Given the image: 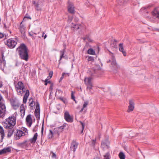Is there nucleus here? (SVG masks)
Returning a JSON list of instances; mask_svg holds the SVG:
<instances>
[{
  "instance_id": "cd10ccee",
  "label": "nucleus",
  "mask_w": 159,
  "mask_h": 159,
  "mask_svg": "<svg viewBox=\"0 0 159 159\" xmlns=\"http://www.w3.org/2000/svg\"><path fill=\"white\" fill-rule=\"evenodd\" d=\"M17 44L16 40H14L11 39V49L14 48Z\"/></svg>"
},
{
  "instance_id": "2eb2a0df",
  "label": "nucleus",
  "mask_w": 159,
  "mask_h": 159,
  "mask_svg": "<svg viewBox=\"0 0 159 159\" xmlns=\"http://www.w3.org/2000/svg\"><path fill=\"white\" fill-rule=\"evenodd\" d=\"M3 125L5 128L8 129H10V117L5 120Z\"/></svg>"
},
{
  "instance_id": "6e6d98bb",
  "label": "nucleus",
  "mask_w": 159,
  "mask_h": 159,
  "mask_svg": "<svg viewBox=\"0 0 159 159\" xmlns=\"http://www.w3.org/2000/svg\"><path fill=\"white\" fill-rule=\"evenodd\" d=\"M53 75V72L52 71H50L49 72V76L50 77V78H51Z\"/></svg>"
},
{
  "instance_id": "4be33fe9",
  "label": "nucleus",
  "mask_w": 159,
  "mask_h": 159,
  "mask_svg": "<svg viewBox=\"0 0 159 159\" xmlns=\"http://www.w3.org/2000/svg\"><path fill=\"white\" fill-rule=\"evenodd\" d=\"M22 22L20 24L19 30L21 34L24 35L25 33V29L24 25L22 24Z\"/></svg>"
},
{
  "instance_id": "c85d7f7f",
  "label": "nucleus",
  "mask_w": 159,
  "mask_h": 159,
  "mask_svg": "<svg viewBox=\"0 0 159 159\" xmlns=\"http://www.w3.org/2000/svg\"><path fill=\"white\" fill-rule=\"evenodd\" d=\"M93 86V85L87 86V90L88 91L90 94H92L93 93V92L92 91Z\"/></svg>"
},
{
  "instance_id": "412c9836",
  "label": "nucleus",
  "mask_w": 159,
  "mask_h": 159,
  "mask_svg": "<svg viewBox=\"0 0 159 159\" xmlns=\"http://www.w3.org/2000/svg\"><path fill=\"white\" fill-rule=\"evenodd\" d=\"M10 152V148L9 147L5 148L3 149L0 150V155L4 154L7 152Z\"/></svg>"
},
{
  "instance_id": "864d4df0",
  "label": "nucleus",
  "mask_w": 159,
  "mask_h": 159,
  "mask_svg": "<svg viewBox=\"0 0 159 159\" xmlns=\"http://www.w3.org/2000/svg\"><path fill=\"white\" fill-rule=\"evenodd\" d=\"M87 39L88 40V41L89 42H92L93 40L88 36H87Z\"/></svg>"
},
{
  "instance_id": "49530a36",
  "label": "nucleus",
  "mask_w": 159,
  "mask_h": 159,
  "mask_svg": "<svg viewBox=\"0 0 159 159\" xmlns=\"http://www.w3.org/2000/svg\"><path fill=\"white\" fill-rule=\"evenodd\" d=\"M38 109V110H40L39 105L38 102H37L36 108L35 110Z\"/></svg>"
},
{
  "instance_id": "338daca9",
  "label": "nucleus",
  "mask_w": 159,
  "mask_h": 159,
  "mask_svg": "<svg viewBox=\"0 0 159 159\" xmlns=\"http://www.w3.org/2000/svg\"><path fill=\"white\" fill-rule=\"evenodd\" d=\"M29 35H30V36H32V38H33V39H35V38H34V37L33 36V34H31L30 33V34H29Z\"/></svg>"
},
{
  "instance_id": "393cba45",
  "label": "nucleus",
  "mask_w": 159,
  "mask_h": 159,
  "mask_svg": "<svg viewBox=\"0 0 159 159\" xmlns=\"http://www.w3.org/2000/svg\"><path fill=\"white\" fill-rule=\"evenodd\" d=\"M152 15L153 16L159 19V12L156 9H155L152 11Z\"/></svg>"
},
{
  "instance_id": "de8ad7c7",
  "label": "nucleus",
  "mask_w": 159,
  "mask_h": 159,
  "mask_svg": "<svg viewBox=\"0 0 159 159\" xmlns=\"http://www.w3.org/2000/svg\"><path fill=\"white\" fill-rule=\"evenodd\" d=\"M38 127V125H35L34 128L33 129V131L34 132L36 131L37 130Z\"/></svg>"
},
{
  "instance_id": "f8f14e48",
  "label": "nucleus",
  "mask_w": 159,
  "mask_h": 159,
  "mask_svg": "<svg viewBox=\"0 0 159 159\" xmlns=\"http://www.w3.org/2000/svg\"><path fill=\"white\" fill-rule=\"evenodd\" d=\"M129 105L128 106V112L132 111L134 108V102L133 99H130L129 100Z\"/></svg>"
},
{
  "instance_id": "9d476101",
  "label": "nucleus",
  "mask_w": 159,
  "mask_h": 159,
  "mask_svg": "<svg viewBox=\"0 0 159 159\" xmlns=\"http://www.w3.org/2000/svg\"><path fill=\"white\" fill-rule=\"evenodd\" d=\"M11 103L12 108L15 110H16L19 107V104L18 102L16 100L12 99L11 101Z\"/></svg>"
},
{
  "instance_id": "1a4fd4ad",
  "label": "nucleus",
  "mask_w": 159,
  "mask_h": 159,
  "mask_svg": "<svg viewBox=\"0 0 159 159\" xmlns=\"http://www.w3.org/2000/svg\"><path fill=\"white\" fill-rule=\"evenodd\" d=\"M23 133L21 130H17L16 132L14 134V138L15 140H17L23 136Z\"/></svg>"
},
{
  "instance_id": "4d7b16f0",
  "label": "nucleus",
  "mask_w": 159,
  "mask_h": 159,
  "mask_svg": "<svg viewBox=\"0 0 159 159\" xmlns=\"http://www.w3.org/2000/svg\"><path fill=\"white\" fill-rule=\"evenodd\" d=\"M45 85H47L48 83H50V81H48V80L47 79H46L45 81Z\"/></svg>"
},
{
  "instance_id": "6e6552de",
  "label": "nucleus",
  "mask_w": 159,
  "mask_h": 159,
  "mask_svg": "<svg viewBox=\"0 0 159 159\" xmlns=\"http://www.w3.org/2000/svg\"><path fill=\"white\" fill-rule=\"evenodd\" d=\"M64 118L68 122L73 121V119L71 117L69 112L67 111L65 112L64 115Z\"/></svg>"
},
{
  "instance_id": "0e129e2a",
  "label": "nucleus",
  "mask_w": 159,
  "mask_h": 159,
  "mask_svg": "<svg viewBox=\"0 0 159 159\" xmlns=\"http://www.w3.org/2000/svg\"><path fill=\"white\" fill-rule=\"evenodd\" d=\"M43 123L42 127V129H41V133H42V134H43Z\"/></svg>"
},
{
  "instance_id": "13d9d810",
  "label": "nucleus",
  "mask_w": 159,
  "mask_h": 159,
  "mask_svg": "<svg viewBox=\"0 0 159 159\" xmlns=\"http://www.w3.org/2000/svg\"><path fill=\"white\" fill-rule=\"evenodd\" d=\"M79 20L78 18L77 17H75V18H74V21L75 22H78Z\"/></svg>"
},
{
  "instance_id": "8fccbe9b",
  "label": "nucleus",
  "mask_w": 159,
  "mask_h": 159,
  "mask_svg": "<svg viewBox=\"0 0 159 159\" xmlns=\"http://www.w3.org/2000/svg\"><path fill=\"white\" fill-rule=\"evenodd\" d=\"M22 110H25V108L24 107V105L23 104H22L20 107V111H22Z\"/></svg>"
},
{
  "instance_id": "680f3d73",
  "label": "nucleus",
  "mask_w": 159,
  "mask_h": 159,
  "mask_svg": "<svg viewBox=\"0 0 159 159\" xmlns=\"http://www.w3.org/2000/svg\"><path fill=\"white\" fill-rule=\"evenodd\" d=\"M3 36V34L2 33L0 32V39L2 38Z\"/></svg>"
},
{
  "instance_id": "bf43d9fd",
  "label": "nucleus",
  "mask_w": 159,
  "mask_h": 159,
  "mask_svg": "<svg viewBox=\"0 0 159 159\" xmlns=\"http://www.w3.org/2000/svg\"><path fill=\"white\" fill-rule=\"evenodd\" d=\"M51 153H52V157H56V155L55 154V153H54L53 152H51Z\"/></svg>"
},
{
  "instance_id": "603ef678",
  "label": "nucleus",
  "mask_w": 159,
  "mask_h": 159,
  "mask_svg": "<svg viewBox=\"0 0 159 159\" xmlns=\"http://www.w3.org/2000/svg\"><path fill=\"white\" fill-rule=\"evenodd\" d=\"M71 98L72 99H73L74 101H75V97L74 95L73 92V91H72V92H71Z\"/></svg>"
},
{
  "instance_id": "052dcab7",
  "label": "nucleus",
  "mask_w": 159,
  "mask_h": 159,
  "mask_svg": "<svg viewBox=\"0 0 159 159\" xmlns=\"http://www.w3.org/2000/svg\"><path fill=\"white\" fill-rule=\"evenodd\" d=\"M57 92H58L59 93H62V91L60 90H58L57 91L56 93V94H57Z\"/></svg>"
},
{
  "instance_id": "e433bc0d",
  "label": "nucleus",
  "mask_w": 159,
  "mask_h": 159,
  "mask_svg": "<svg viewBox=\"0 0 159 159\" xmlns=\"http://www.w3.org/2000/svg\"><path fill=\"white\" fill-rule=\"evenodd\" d=\"M26 142H27L26 141H24L22 143H20L19 144V145L22 147L24 148L26 146V145H27V144H26Z\"/></svg>"
},
{
  "instance_id": "4468645a",
  "label": "nucleus",
  "mask_w": 159,
  "mask_h": 159,
  "mask_svg": "<svg viewBox=\"0 0 159 159\" xmlns=\"http://www.w3.org/2000/svg\"><path fill=\"white\" fill-rule=\"evenodd\" d=\"M81 26V25L76 24L73 23H71L70 25L71 29L74 31L80 29Z\"/></svg>"
},
{
  "instance_id": "69168bd1",
  "label": "nucleus",
  "mask_w": 159,
  "mask_h": 159,
  "mask_svg": "<svg viewBox=\"0 0 159 159\" xmlns=\"http://www.w3.org/2000/svg\"><path fill=\"white\" fill-rule=\"evenodd\" d=\"M107 63H109V62H111V59H109V60H108L107 61Z\"/></svg>"
},
{
  "instance_id": "473e14b6",
  "label": "nucleus",
  "mask_w": 159,
  "mask_h": 159,
  "mask_svg": "<svg viewBox=\"0 0 159 159\" xmlns=\"http://www.w3.org/2000/svg\"><path fill=\"white\" fill-rule=\"evenodd\" d=\"M22 132L23 133V136H25L28 134V130L27 129L24 127H22L21 128Z\"/></svg>"
},
{
  "instance_id": "3c124183",
  "label": "nucleus",
  "mask_w": 159,
  "mask_h": 159,
  "mask_svg": "<svg viewBox=\"0 0 159 159\" xmlns=\"http://www.w3.org/2000/svg\"><path fill=\"white\" fill-rule=\"evenodd\" d=\"M26 18H27V19H31V17L29 16H25L24 17L23 19V21H25L26 20Z\"/></svg>"
},
{
  "instance_id": "c9c22d12",
  "label": "nucleus",
  "mask_w": 159,
  "mask_h": 159,
  "mask_svg": "<svg viewBox=\"0 0 159 159\" xmlns=\"http://www.w3.org/2000/svg\"><path fill=\"white\" fill-rule=\"evenodd\" d=\"M88 53L89 54L93 55L95 54V52L92 49L90 48L88 51Z\"/></svg>"
},
{
  "instance_id": "f704fd0d",
  "label": "nucleus",
  "mask_w": 159,
  "mask_h": 159,
  "mask_svg": "<svg viewBox=\"0 0 159 159\" xmlns=\"http://www.w3.org/2000/svg\"><path fill=\"white\" fill-rule=\"evenodd\" d=\"M119 157L120 159H125V154L122 152H120L119 154Z\"/></svg>"
},
{
  "instance_id": "ea45409f",
  "label": "nucleus",
  "mask_w": 159,
  "mask_h": 159,
  "mask_svg": "<svg viewBox=\"0 0 159 159\" xmlns=\"http://www.w3.org/2000/svg\"><path fill=\"white\" fill-rule=\"evenodd\" d=\"M5 105V102L2 98L0 94V105Z\"/></svg>"
},
{
  "instance_id": "09e8293b",
  "label": "nucleus",
  "mask_w": 159,
  "mask_h": 159,
  "mask_svg": "<svg viewBox=\"0 0 159 159\" xmlns=\"http://www.w3.org/2000/svg\"><path fill=\"white\" fill-rule=\"evenodd\" d=\"M80 122L81 123V125L82 126V130L81 131V133H82L83 132V130H84V123H83V122H82L81 121H80Z\"/></svg>"
},
{
  "instance_id": "72a5a7b5",
  "label": "nucleus",
  "mask_w": 159,
  "mask_h": 159,
  "mask_svg": "<svg viewBox=\"0 0 159 159\" xmlns=\"http://www.w3.org/2000/svg\"><path fill=\"white\" fill-rule=\"evenodd\" d=\"M66 49V47L64 48L62 50H61L60 52V54H61V56L60 57V59L59 60H61V59L64 57V53L66 51L65 49Z\"/></svg>"
},
{
  "instance_id": "7c9ffc66",
  "label": "nucleus",
  "mask_w": 159,
  "mask_h": 159,
  "mask_svg": "<svg viewBox=\"0 0 159 159\" xmlns=\"http://www.w3.org/2000/svg\"><path fill=\"white\" fill-rule=\"evenodd\" d=\"M129 0H118L119 4L121 5L126 3Z\"/></svg>"
},
{
  "instance_id": "c03bdc74",
  "label": "nucleus",
  "mask_w": 159,
  "mask_h": 159,
  "mask_svg": "<svg viewBox=\"0 0 159 159\" xmlns=\"http://www.w3.org/2000/svg\"><path fill=\"white\" fill-rule=\"evenodd\" d=\"M20 111L21 113V116L23 117L25 114V110Z\"/></svg>"
},
{
  "instance_id": "39448f33",
  "label": "nucleus",
  "mask_w": 159,
  "mask_h": 159,
  "mask_svg": "<svg viewBox=\"0 0 159 159\" xmlns=\"http://www.w3.org/2000/svg\"><path fill=\"white\" fill-rule=\"evenodd\" d=\"M110 142L108 139H105L102 141L101 147L103 150L108 149L109 148Z\"/></svg>"
},
{
  "instance_id": "aec40b11",
  "label": "nucleus",
  "mask_w": 159,
  "mask_h": 159,
  "mask_svg": "<svg viewBox=\"0 0 159 159\" xmlns=\"http://www.w3.org/2000/svg\"><path fill=\"white\" fill-rule=\"evenodd\" d=\"M123 45V44L122 43H120L119 44V50L122 52L124 56H125L126 55V53L124 50Z\"/></svg>"
},
{
  "instance_id": "58836bf2",
  "label": "nucleus",
  "mask_w": 159,
  "mask_h": 159,
  "mask_svg": "<svg viewBox=\"0 0 159 159\" xmlns=\"http://www.w3.org/2000/svg\"><path fill=\"white\" fill-rule=\"evenodd\" d=\"M110 154L109 152L107 153L105 155H104V159H110Z\"/></svg>"
},
{
  "instance_id": "ddd939ff",
  "label": "nucleus",
  "mask_w": 159,
  "mask_h": 159,
  "mask_svg": "<svg viewBox=\"0 0 159 159\" xmlns=\"http://www.w3.org/2000/svg\"><path fill=\"white\" fill-rule=\"evenodd\" d=\"M26 122L29 127L31 126L32 123L31 115L29 114L27 116L26 118Z\"/></svg>"
},
{
  "instance_id": "dca6fc26",
  "label": "nucleus",
  "mask_w": 159,
  "mask_h": 159,
  "mask_svg": "<svg viewBox=\"0 0 159 159\" xmlns=\"http://www.w3.org/2000/svg\"><path fill=\"white\" fill-rule=\"evenodd\" d=\"M5 111V105H0V117H2L4 115Z\"/></svg>"
},
{
  "instance_id": "79ce46f5",
  "label": "nucleus",
  "mask_w": 159,
  "mask_h": 159,
  "mask_svg": "<svg viewBox=\"0 0 159 159\" xmlns=\"http://www.w3.org/2000/svg\"><path fill=\"white\" fill-rule=\"evenodd\" d=\"M72 19H73L72 17L70 16H68V20H67L68 22L69 23H70L72 21Z\"/></svg>"
},
{
  "instance_id": "c756f323",
  "label": "nucleus",
  "mask_w": 159,
  "mask_h": 159,
  "mask_svg": "<svg viewBox=\"0 0 159 159\" xmlns=\"http://www.w3.org/2000/svg\"><path fill=\"white\" fill-rule=\"evenodd\" d=\"M89 102L88 101H86L84 102V103L83 105L82 108L81 109L80 112H82L84 109L85 108H86L88 105Z\"/></svg>"
},
{
  "instance_id": "a878e982",
  "label": "nucleus",
  "mask_w": 159,
  "mask_h": 159,
  "mask_svg": "<svg viewBox=\"0 0 159 159\" xmlns=\"http://www.w3.org/2000/svg\"><path fill=\"white\" fill-rule=\"evenodd\" d=\"M111 65L113 67H116V63L115 60V58L114 56H111Z\"/></svg>"
},
{
  "instance_id": "a211bd4d",
  "label": "nucleus",
  "mask_w": 159,
  "mask_h": 159,
  "mask_svg": "<svg viewBox=\"0 0 159 159\" xmlns=\"http://www.w3.org/2000/svg\"><path fill=\"white\" fill-rule=\"evenodd\" d=\"M74 7L71 3H69L68 7V11L71 14H73L75 13L74 9Z\"/></svg>"
},
{
  "instance_id": "f257e3e1",
  "label": "nucleus",
  "mask_w": 159,
  "mask_h": 159,
  "mask_svg": "<svg viewBox=\"0 0 159 159\" xmlns=\"http://www.w3.org/2000/svg\"><path fill=\"white\" fill-rule=\"evenodd\" d=\"M20 58L26 61H27L29 59V50L26 46L23 43L21 44L17 48Z\"/></svg>"
},
{
  "instance_id": "7ed1b4c3",
  "label": "nucleus",
  "mask_w": 159,
  "mask_h": 159,
  "mask_svg": "<svg viewBox=\"0 0 159 159\" xmlns=\"http://www.w3.org/2000/svg\"><path fill=\"white\" fill-rule=\"evenodd\" d=\"M16 88L19 95L22 94L25 92V89L23 84L22 82H19Z\"/></svg>"
},
{
  "instance_id": "20e7f679",
  "label": "nucleus",
  "mask_w": 159,
  "mask_h": 159,
  "mask_svg": "<svg viewBox=\"0 0 159 159\" xmlns=\"http://www.w3.org/2000/svg\"><path fill=\"white\" fill-rule=\"evenodd\" d=\"M32 4L34 5L35 9L38 11H41L42 7L43 6V0L33 1Z\"/></svg>"
},
{
  "instance_id": "5701e85b",
  "label": "nucleus",
  "mask_w": 159,
  "mask_h": 159,
  "mask_svg": "<svg viewBox=\"0 0 159 159\" xmlns=\"http://www.w3.org/2000/svg\"><path fill=\"white\" fill-rule=\"evenodd\" d=\"M38 136V134L36 133L34 134L33 138L30 139V141L31 143H35L37 139Z\"/></svg>"
},
{
  "instance_id": "37998d69",
  "label": "nucleus",
  "mask_w": 159,
  "mask_h": 159,
  "mask_svg": "<svg viewBox=\"0 0 159 159\" xmlns=\"http://www.w3.org/2000/svg\"><path fill=\"white\" fill-rule=\"evenodd\" d=\"M35 102L33 101H32L30 103V106L32 107H33L35 105Z\"/></svg>"
},
{
  "instance_id": "774afa93",
  "label": "nucleus",
  "mask_w": 159,
  "mask_h": 159,
  "mask_svg": "<svg viewBox=\"0 0 159 159\" xmlns=\"http://www.w3.org/2000/svg\"><path fill=\"white\" fill-rule=\"evenodd\" d=\"M2 86V82L0 81V88Z\"/></svg>"
},
{
  "instance_id": "f03ea898",
  "label": "nucleus",
  "mask_w": 159,
  "mask_h": 159,
  "mask_svg": "<svg viewBox=\"0 0 159 159\" xmlns=\"http://www.w3.org/2000/svg\"><path fill=\"white\" fill-rule=\"evenodd\" d=\"M65 125L61 126L58 128H55L54 129L53 131L50 130V133L48 135L49 138H51L52 136L55 134L58 135L60 132H62L64 129Z\"/></svg>"
},
{
  "instance_id": "9b49d317",
  "label": "nucleus",
  "mask_w": 159,
  "mask_h": 159,
  "mask_svg": "<svg viewBox=\"0 0 159 159\" xmlns=\"http://www.w3.org/2000/svg\"><path fill=\"white\" fill-rule=\"evenodd\" d=\"M92 77H85L84 79V82L86 86L92 85Z\"/></svg>"
},
{
  "instance_id": "b1692460",
  "label": "nucleus",
  "mask_w": 159,
  "mask_h": 159,
  "mask_svg": "<svg viewBox=\"0 0 159 159\" xmlns=\"http://www.w3.org/2000/svg\"><path fill=\"white\" fill-rule=\"evenodd\" d=\"M98 72V70L96 69H92L89 71V74L91 76H93L96 75Z\"/></svg>"
},
{
  "instance_id": "f3484780",
  "label": "nucleus",
  "mask_w": 159,
  "mask_h": 159,
  "mask_svg": "<svg viewBox=\"0 0 159 159\" xmlns=\"http://www.w3.org/2000/svg\"><path fill=\"white\" fill-rule=\"evenodd\" d=\"M16 113L15 112L14 114L13 117H11V126H14L16 124Z\"/></svg>"
},
{
  "instance_id": "e2e57ef3",
  "label": "nucleus",
  "mask_w": 159,
  "mask_h": 159,
  "mask_svg": "<svg viewBox=\"0 0 159 159\" xmlns=\"http://www.w3.org/2000/svg\"><path fill=\"white\" fill-rule=\"evenodd\" d=\"M61 100L65 103H66V99H64L63 98H61Z\"/></svg>"
},
{
  "instance_id": "a18cd8bd",
  "label": "nucleus",
  "mask_w": 159,
  "mask_h": 159,
  "mask_svg": "<svg viewBox=\"0 0 159 159\" xmlns=\"http://www.w3.org/2000/svg\"><path fill=\"white\" fill-rule=\"evenodd\" d=\"M66 74L67 75H68V76H69V74H68V73L66 74L65 73H62V75L61 76L60 78V80H61L62 79H63L64 75H66Z\"/></svg>"
},
{
  "instance_id": "6ab92c4d",
  "label": "nucleus",
  "mask_w": 159,
  "mask_h": 159,
  "mask_svg": "<svg viewBox=\"0 0 159 159\" xmlns=\"http://www.w3.org/2000/svg\"><path fill=\"white\" fill-rule=\"evenodd\" d=\"M25 91V93L24 96L23 100V102L24 103H25L26 102L27 99L30 95V92L29 90H26Z\"/></svg>"
},
{
  "instance_id": "bb28decb",
  "label": "nucleus",
  "mask_w": 159,
  "mask_h": 159,
  "mask_svg": "<svg viewBox=\"0 0 159 159\" xmlns=\"http://www.w3.org/2000/svg\"><path fill=\"white\" fill-rule=\"evenodd\" d=\"M40 110H38V109L35 110L34 111V113L35 114V116L37 118V120H39L40 119Z\"/></svg>"
},
{
  "instance_id": "2f4dec72",
  "label": "nucleus",
  "mask_w": 159,
  "mask_h": 159,
  "mask_svg": "<svg viewBox=\"0 0 159 159\" xmlns=\"http://www.w3.org/2000/svg\"><path fill=\"white\" fill-rule=\"evenodd\" d=\"M0 134L1 135V137L2 139L4 136V132L3 128L0 126Z\"/></svg>"
},
{
  "instance_id": "4c0bfd02",
  "label": "nucleus",
  "mask_w": 159,
  "mask_h": 159,
  "mask_svg": "<svg viewBox=\"0 0 159 159\" xmlns=\"http://www.w3.org/2000/svg\"><path fill=\"white\" fill-rule=\"evenodd\" d=\"M4 42L6 45H7L9 47L10 46V39H5L4 40Z\"/></svg>"
},
{
  "instance_id": "0eeeda50",
  "label": "nucleus",
  "mask_w": 159,
  "mask_h": 159,
  "mask_svg": "<svg viewBox=\"0 0 159 159\" xmlns=\"http://www.w3.org/2000/svg\"><path fill=\"white\" fill-rule=\"evenodd\" d=\"M78 143L75 140H73L70 146V149L71 151L75 152L76 150L78 147Z\"/></svg>"
},
{
  "instance_id": "a19ab883",
  "label": "nucleus",
  "mask_w": 159,
  "mask_h": 159,
  "mask_svg": "<svg viewBox=\"0 0 159 159\" xmlns=\"http://www.w3.org/2000/svg\"><path fill=\"white\" fill-rule=\"evenodd\" d=\"M88 61H94V59L93 57L92 56H89L88 58Z\"/></svg>"
},
{
  "instance_id": "423d86ee",
  "label": "nucleus",
  "mask_w": 159,
  "mask_h": 159,
  "mask_svg": "<svg viewBox=\"0 0 159 159\" xmlns=\"http://www.w3.org/2000/svg\"><path fill=\"white\" fill-rule=\"evenodd\" d=\"M5 53V52H2V59L0 60V68L3 71L4 67L5 66L6 64L5 61L3 58L4 54L6 56V54Z\"/></svg>"
},
{
  "instance_id": "5fc2aeb1",
  "label": "nucleus",
  "mask_w": 159,
  "mask_h": 159,
  "mask_svg": "<svg viewBox=\"0 0 159 159\" xmlns=\"http://www.w3.org/2000/svg\"><path fill=\"white\" fill-rule=\"evenodd\" d=\"M96 143V139H93L92 140V146H94Z\"/></svg>"
}]
</instances>
